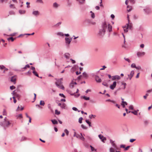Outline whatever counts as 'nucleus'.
<instances>
[{
  "label": "nucleus",
  "instance_id": "09e8293b",
  "mask_svg": "<svg viewBox=\"0 0 152 152\" xmlns=\"http://www.w3.org/2000/svg\"><path fill=\"white\" fill-rule=\"evenodd\" d=\"M59 95L62 97H63L64 98H66V96H65V95H64L63 94H61V93H60L59 94Z\"/></svg>",
  "mask_w": 152,
  "mask_h": 152
},
{
  "label": "nucleus",
  "instance_id": "c85d7f7f",
  "mask_svg": "<svg viewBox=\"0 0 152 152\" xmlns=\"http://www.w3.org/2000/svg\"><path fill=\"white\" fill-rule=\"evenodd\" d=\"M90 12L91 13V16L92 18H94L95 17V14L92 11H91Z\"/></svg>",
  "mask_w": 152,
  "mask_h": 152
},
{
  "label": "nucleus",
  "instance_id": "864d4df0",
  "mask_svg": "<svg viewBox=\"0 0 152 152\" xmlns=\"http://www.w3.org/2000/svg\"><path fill=\"white\" fill-rule=\"evenodd\" d=\"M148 96V93H146L145 95L143 96V98L144 99H146L147 98V96Z\"/></svg>",
  "mask_w": 152,
  "mask_h": 152
},
{
  "label": "nucleus",
  "instance_id": "e2e57ef3",
  "mask_svg": "<svg viewBox=\"0 0 152 152\" xmlns=\"http://www.w3.org/2000/svg\"><path fill=\"white\" fill-rule=\"evenodd\" d=\"M72 109L73 110L75 111H77V110H78L77 109L76 107H73L72 108Z\"/></svg>",
  "mask_w": 152,
  "mask_h": 152
},
{
  "label": "nucleus",
  "instance_id": "4468645a",
  "mask_svg": "<svg viewBox=\"0 0 152 152\" xmlns=\"http://www.w3.org/2000/svg\"><path fill=\"white\" fill-rule=\"evenodd\" d=\"M120 79L121 77L118 75H116L113 76L112 78V80H114L116 79L118 80H120Z\"/></svg>",
  "mask_w": 152,
  "mask_h": 152
},
{
  "label": "nucleus",
  "instance_id": "5fc2aeb1",
  "mask_svg": "<svg viewBox=\"0 0 152 152\" xmlns=\"http://www.w3.org/2000/svg\"><path fill=\"white\" fill-rule=\"evenodd\" d=\"M94 116V118L95 117H96V115H94L93 114H91V115H90L89 116V118H90L91 119Z\"/></svg>",
  "mask_w": 152,
  "mask_h": 152
},
{
  "label": "nucleus",
  "instance_id": "4c0bfd02",
  "mask_svg": "<svg viewBox=\"0 0 152 152\" xmlns=\"http://www.w3.org/2000/svg\"><path fill=\"white\" fill-rule=\"evenodd\" d=\"M121 84L122 85H123L124 86V87L123 88V89H124L126 88V83H124L122 82L121 83Z\"/></svg>",
  "mask_w": 152,
  "mask_h": 152
},
{
  "label": "nucleus",
  "instance_id": "dca6fc26",
  "mask_svg": "<svg viewBox=\"0 0 152 152\" xmlns=\"http://www.w3.org/2000/svg\"><path fill=\"white\" fill-rule=\"evenodd\" d=\"M70 56V54L69 53H66L64 54V57L66 59H68L69 58Z\"/></svg>",
  "mask_w": 152,
  "mask_h": 152
},
{
  "label": "nucleus",
  "instance_id": "774afa93",
  "mask_svg": "<svg viewBox=\"0 0 152 152\" xmlns=\"http://www.w3.org/2000/svg\"><path fill=\"white\" fill-rule=\"evenodd\" d=\"M106 68V67L104 65V66H102V68H101L100 69V70H104V69Z\"/></svg>",
  "mask_w": 152,
  "mask_h": 152
},
{
  "label": "nucleus",
  "instance_id": "a19ab883",
  "mask_svg": "<svg viewBox=\"0 0 152 152\" xmlns=\"http://www.w3.org/2000/svg\"><path fill=\"white\" fill-rule=\"evenodd\" d=\"M129 109H130L132 110H134V107L132 105H130L129 107Z\"/></svg>",
  "mask_w": 152,
  "mask_h": 152
},
{
  "label": "nucleus",
  "instance_id": "aec40b11",
  "mask_svg": "<svg viewBox=\"0 0 152 152\" xmlns=\"http://www.w3.org/2000/svg\"><path fill=\"white\" fill-rule=\"evenodd\" d=\"M81 98L82 99H84L86 100H89L90 97H86L85 96H81Z\"/></svg>",
  "mask_w": 152,
  "mask_h": 152
},
{
  "label": "nucleus",
  "instance_id": "f8f14e48",
  "mask_svg": "<svg viewBox=\"0 0 152 152\" xmlns=\"http://www.w3.org/2000/svg\"><path fill=\"white\" fill-rule=\"evenodd\" d=\"M16 75H14L12 76L11 77L10 81L11 82L14 83V84L15 83L16 81Z\"/></svg>",
  "mask_w": 152,
  "mask_h": 152
},
{
  "label": "nucleus",
  "instance_id": "9b49d317",
  "mask_svg": "<svg viewBox=\"0 0 152 152\" xmlns=\"http://www.w3.org/2000/svg\"><path fill=\"white\" fill-rule=\"evenodd\" d=\"M98 137L99 139L101 140L102 141L104 142V140H106V138L105 137H104L101 134L99 135Z\"/></svg>",
  "mask_w": 152,
  "mask_h": 152
},
{
  "label": "nucleus",
  "instance_id": "79ce46f5",
  "mask_svg": "<svg viewBox=\"0 0 152 152\" xmlns=\"http://www.w3.org/2000/svg\"><path fill=\"white\" fill-rule=\"evenodd\" d=\"M7 114V112L5 109H4L3 112V115H6Z\"/></svg>",
  "mask_w": 152,
  "mask_h": 152
},
{
  "label": "nucleus",
  "instance_id": "6e6d98bb",
  "mask_svg": "<svg viewBox=\"0 0 152 152\" xmlns=\"http://www.w3.org/2000/svg\"><path fill=\"white\" fill-rule=\"evenodd\" d=\"M136 140V139H131L129 141L131 142H133Z\"/></svg>",
  "mask_w": 152,
  "mask_h": 152
},
{
  "label": "nucleus",
  "instance_id": "9d476101",
  "mask_svg": "<svg viewBox=\"0 0 152 152\" xmlns=\"http://www.w3.org/2000/svg\"><path fill=\"white\" fill-rule=\"evenodd\" d=\"M143 10L147 14L150 13L151 12V9L149 7H147L145 9H144Z\"/></svg>",
  "mask_w": 152,
  "mask_h": 152
},
{
  "label": "nucleus",
  "instance_id": "393cba45",
  "mask_svg": "<svg viewBox=\"0 0 152 152\" xmlns=\"http://www.w3.org/2000/svg\"><path fill=\"white\" fill-rule=\"evenodd\" d=\"M58 6L59 5L56 2H55L53 4V7L56 8H57Z\"/></svg>",
  "mask_w": 152,
  "mask_h": 152
},
{
  "label": "nucleus",
  "instance_id": "f03ea898",
  "mask_svg": "<svg viewBox=\"0 0 152 152\" xmlns=\"http://www.w3.org/2000/svg\"><path fill=\"white\" fill-rule=\"evenodd\" d=\"M55 79L56 80V81L55 83V84L56 86L61 89L64 90V87L63 85H62L63 82L59 80L58 79L56 78Z\"/></svg>",
  "mask_w": 152,
  "mask_h": 152
},
{
  "label": "nucleus",
  "instance_id": "c03bdc74",
  "mask_svg": "<svg viewBox=\"0 0 152 152\" xmlns=\"http://www.w3.org/2000/svg\"><path fill=\"white\" fill-rule=\"evenodd\" d=\"M90 147L91 148V150L92 151H94V150H95V151H96V149H95L92 146L90 145Z\"/></svg>",
  "mask_w": 152,
  "mask_h": 152
},
{
  "label": "nucleus",
  "instance_id": "37998d69",
  "mask_svg": "<svg viewBox=\"0 0 152 152\" xmlns=\"http://www.w3.org/2000/svg\"><path fill=\"white\" fill-rule=\"evenodd\" d=\"M83 76L85 77H88V75L85 72H84L83 73Z\"/></svg>",
  "mask_w": 152,
  "mask_h": 152
},
{
  "label": "nucleus",
  "instance_id": "c9c22d12",
  "mask_svg": "<svg viewBox=\"0 0 152 152\" xmlns=\"http://www.w3.org/2000/svg\"><path fill=\"white\" fill-rule=\"evenodd\" d=\"M83 119V118L82 117L80 118L79 119L78 122L79 123L81 124L82 122V121Z\"/></svg>",
  "mask_w": 152,
  "mask_h": 152
},
{
  "label": "nucleus",
  "instance_id": "de8ad7c7",
  "mask_svg": "<svg viewBox=\"0 0 152 152\" xmlns=\"http://www.w3.org/2000/svg\"><path fill=\"white\" fill-rule=\"evenodd\" d=\"M30 65L29 64H27L24 67L23 69H26L27 68H29L30 67Z\"/></svg>",
  "mask_w": 152,
  "mask_h": 152
},
{
  "label": "nucleus",
  "instance_id": "58836bf2",
  "mask_svg": "<svg viewBox=\"0 0 152 152\" xmlns=\"http://www.w3.org/2000/svg\"><path fill=\"white\" fill-rule=\"evenodd\" d=\"M55 113L56 114L58 115L60 114V112L59 111H58L57 110H55Z\"/></svg>",
  "mask_w": 152,
  "mask_h": 152
},
{
  "label": "nucleus",
  "instance_id": "ea45409f",
  "mask_svg": "<svg viewBox=\"0 0 152 152\" xmlns=\"http://www.w3.org/2000/svg\"><path fill=\"white\" fill-rule=\"evenodd\" d=\"M64 132L66 133V135H68L69 133V132L67 129H65L64 130Z\"/></svg>",
  "mask_w": 152,
  "mask_h": 152
},
{
  "label": "nucleus",
  "instance_id": "bb28decb",
  "mask_svg": "<svg viewBox=\"0 0 152 152\" xmlns=\"http://www.w3.org/2000/svg\"><path fill=\"white\" fill-rule=\"evenodd\" d=\"M19 12L20 14H23L25 13L26 11L25 10H19Z\"/></svg>",
  "mask_w": 152,
  "mask_h": 152
},
{
  "label": "nucleus",
  "instance_id": "39448f33",
  "mask_svg": "<svg viewBox=\"0 0 152 152\" xmlns=\"http://www.w3.org/2000/svg\"><path fill=\"white\" fill-rule=\"evenodd\" d=\"M72 40V38L69 39V38L66 37L65 38V43L67 48H69V44Z\"/></svg>",
  "mask_w": 152,
  "mask_h": 152
},
{
  "label": "nucleus",
  "instance_id": "2f4dec72",
  "mask_svg": "<svg viewBox=\"0 0 152 152\" xmlns=\"http://www.w3.org/2000/svg\"><path fill=\"white\" fill-rule=\"evenodd\" d=\"M109 152H115V150L114 148H113L112 147H111L109 149Z\"/></svg>",
  "mask_w": 152,
  "mask_h": 152
},
{
  "label": "nucleus",
  "instance_id": "4d7b16f0",
  "mask_svg": "<svg viewBox=\"0 0 152 152\" xmlns=\"http://www.w3.org/2000/svg\"><path fill=\"white\" fill-rule=\"evenodd\" d=\"M70 60L72 61V63L73 64L75 63L76 62L75 61V60H73L72 58H70Z\"/></svg>",
  "mask_w": 152,
  "mask_h": 152
},
{
  "label": "nucleus",
  "instance_id": "8fccbe9b",
  "mask_svg": "<svg viewBox=\"0 0 152 152\" xmlns=\"http://www.w3.org/2000/svg\"><path fill=\"white\" fill-rule=\"evenodd\" d=\"M130 147V146H126V147H125V148H124V151H127L128 150V149Z\"/></svg>",
  "mask_w": 152,
  "mask_h": 152
},
{
  "label": "nucleus",
  "instance_id": "338daca9",
  "mask_svg": "<svg viewBox=\"0 0 152 152\" xmlns=\"http://www.w3.org/2000/svg\"><path fill=\"white\" fill-rule=\"evenodd\" d=\"M120 148H125V145L123 144H121L120 145Z\"/></svg>",
  "mask_w": 152,
  "mask_h": 152
},
{
  "label": "nucleus",
  "instance_id": "49530a36",
  "mask_svg": "<svg viewBox=\"0 0 152 152\" xmlns=\"http://www.w3.org/2000/svg\"><path fill=\"white\" fill-rule=\"evenodd\" d=\"M57 34L58 35H60V36H64V34H63V33L61 32H58L57 33Z\"/></svg>",
  "mask_w": 152,
  "mask_h": 152
},
{
  "label": "nucleus",
  "instance_id": "20e7f679",
  "mask_svg": "<svg viewBox=\"0 0 152 152\" xmlns=\"http://www.w3.org/2000/svg\"><path fill=\"white\" fill-rule=\"evenodd\" d=\"M96 23V21L94 20H85L84 23L85 25L88 26L95 25Z\"/></svg>",
  "mask_w": 152,
  "mask_h": 152
},
{
  "label": "nucleus",
  "instance_id": "e433bc0d",
  "mask_svg": "<svg viewBox=\"0 0 152 152\" xmlns=\"http://www.w3.org/2000/svg\"><path fill=\"white\" fill-rule=\"evenodd\" d=\"M131 113L133 114L134 115H137V111L136 110H134V111H131Z\"/></svg>",
  "mask_w": 152,
  "mask_h": 152
},
{
  "label": "nucleus",
  "instance_id": "1a4fd4ad",
  "mask_svg": "<svg viewBox=\"0 0 152 152\" xmlns=\"http://www.w3.org/2000/svg\"><path fill=\"white\" fill-rule=\"evenodd\" d=\"M145 53L144 52H138L137 53V55L138 57H140L144 56L145 55Z\"/></svg>",
  "mask_w": 152,
  "mask_h": 152
},
{
  "label": "nucleus",
  "instance_id": "423d86ee",
  "mask_svg": "<svg viewBox=\"0 0 152 152\" xmlns=\"http://www.w3.org/2000/svg\"><path fill=\"white\" fill-rule=\"evenodd\" d=\"M134 70H132L130 74H129L128 75V77L126 78V80L129 79L130 80H131L134 75Z\"/></svg>",
  "mask_w": 152,
  "mask_h": 152
},
{
  "label": "nucleus",
  "instance_id": "6e6552de",
  "mask_svg": "<svg viewBox=\"0 0 152 152\" xmlns=\"http://www.w3.org/2000/svg\"><path fill=\"white\" fill-rule=\"evenodd\" d=\"M117 83L116 81L113 82V83L110 86V88L112 90H113L116 86Z\"/></svg>",
  "mask_w": 152,
  "mask_h": 152
},
{
  "label": "nucleus",
  "instance_id": "72a5a7b5",
  "mask_svg": "<svg viewBox=\"0 0 152 152\" xmlns=\"http://www.w3.org/2000/svg\"><path fill=\"white\" fill-rule=\"evenodd\" d=\"M62 22H59L58 23H57V24H56L55 25V27H58L61 24Z\"/></svg>",
  "mask_w": 152,
  "mask_h": 152
},
{
  "label": "nucleus",
  "instance_id": "5701e85b",
  "mask_svg": "<svg viewBox=\"0 0 152 152\" xmlns=\"http://www.w3.org/2000/svg\"><path fill=\"white\" fill-rule=\"evenodd\" d=\"M122 105L123 108L125 107V105H127V103L126 102L122 101Z\"/></svg>",
  "mask_w": 152,
  "mask_h": 152
},
{
  "label": "nucleus",
  "instance_id": "4be33fe9",
  "mask_svg": "<svg viewBox=\"0 0 152 152\" xmlns=\"http://www.w3.org/2000/svg\"><path fill=\"white\" fill-rule=\"evenodd\" d=\"M61 107L62 109H66V104L64 103H63L61 105Z\"/></svg>",
  "mask_w": 152,
  "mask_h": 152
},
{
  "label": "nucleus",
  "instance_id": "f704fd0d",
  "mask_svg": "<svg viewBox=\"0 0 152 152\" xmlns=\"http://www.w3.org/2000/svg\"><path fill=\"white\" fill-rule=\"evenodd\" d=\"M70 88H73L74 87L73 82L72 81L70 84L69 85Z\"/></svg>",
  "mask_w": 152,
  "mask_h": 152
},
{
  "label": "nucleus",
  "instance_id": "13d9d810",
  "mask_svg": "<svg viewBox=\"0 0 152 152\" xmlns=\"http://www.w3.org/2000/svg\"><path fill=\"white\" fill-rule=\"evenodd\" d=\"M5 68V66L3 65H1V66H0V69H4Z\"/></svg>",
  "mask_w": 152,
  "mask_h": 152
},
{
  "label": "nucleus",
  "instance_id": "a18cd8bd",
  "mask_svg": "<svg viewBox=\"0 0 152 152\" xmlns=\"http://www.w3.org/2000/svg\"><path fill=\"white\" fill-rule=\"evenodd\" d=\"M136 66L135 64L133 63L131 65V67L132 68H135L136 67Z\"/></svg>",
  "mask_w": 152,
  "mask_h": 152
},
{
  "label": "nucleus",
  "instance_id": "473e14b6",
  "mask_svg": "<svg viewBox=\"0 0 152 152\" xmlns=\"http://www.w3.org/2000/svg\"><path fill=\"white\" fill-rule=\"evenodd\" d=\"M80 134L81 135V136L80 137V139L83 140V141H84V140H85V138L83 136L82 134V133H80Z\"/></svg>",
  "mask_w": 152,
  "mask_h": 152
},
{
  "label": "nucleus",
  "instance_id": "603ef678",
  "mask_svg": "<svg viewBox=\"0 0 152 152\" xmlns=\"http://www.w3.org/2000/svg\"><path fill=\"white\" fill-rule=\"evenodd\" d=\"M124 59L126 61H127L128 62L130 63L131 62L130 60L128 58H124Z\"/></svg>",
  "mask_w": 152,
  "mask_h": 152
},
{
  "label": "nucleus",
  "instance_id": "ddd939ff",
  "mask_svg": "<svg viewBox=\"0 0 152 152\" xmlns=\"http://www.w3.org/2000/svg\"><path fill=\"white\" fill-rule=\"evenodd\" d=\"M110 142L111 143L112 146L114 147V148H117V146L115 143H114V141H113L112 140L110 139Z\"/></svg>",
  "mask_w": 152,
  "mask_h": 152
},
{
  "label": "nucleus",
  "instance_id": "680f3d73",
  "mask_svg": "<svg viewBox=\"0 0 152 152\" xmlns=\"http://www.w3.org/2000/svg\"><path fill=\"white\" fill-rule=\"evenodd\" d=\"M30 4V3L29 2H26V4L27 5V7L28 8L30 7V6H29Z\"/></svg>",
  "mask_w": 152,
  "mask_h": 152
},
{
  "label": "nucleus",
  "instance_id": "412c9836",
  "mask_svg": "<svg viewBox=\"0 0 152 152\" xmlns=\"http://www.w3.org/2000/svg\"><path fill=\"white\" fill-rule=\"evenodd\" d=\"M78 68V66L76 65H75L72 68V69H73L74 70H75L77 69Z\"/></svg>",
  "mask_w": 152,
  "mask_h": 152
},
{
  "label": "nucleus",
  "instance_id": "a211bd4d",
  "mask_svg": "<svg viewBox=\"0 0 152 152\" xmlns=\"http://www.w3.org/2000/svg\"><path fill=\"white\" fill-rule=\"evenodd\" d=\"M32 14L33 15L35 16H37L39 14V12L38 11H33Z\"/></svg>",
  "mask_w": 152,
  "mask_h": 152
},
{
  "label": "nucleus",
  "instance_id": "bf43d9fd",
  "mask_svg": "<svg viewBox=\"0 0 152 152\" xmlns=\"http://www.w3.org/2000/svg\"><path fill=\"white\" fill-rule=\"evenodd\" d=\"M81 127L83 129H87V127L86 126H84V125L83 124H82L81 125Z\"/></svg>",
  "mask_w": 152,
  "mask_h": 152
},
{
  "label": "nucleus",
  "instance_id": "052dcab7",
  "mask_svg": "<svg viewBox=\"0 0 152 152\" xmlns=\"http://www.w3.org/2000/svg\"><path fill=\"white\" fill-rule=\"evenodd\" d=\"M135 68L137 69L138 70H140L141 69V67L140 66H136Z\"/></svg>",
  "mask_w": 152,
  "mask_h": 152
},
{
  "label": "nucleus",
  "instance_id": "7ed1b4c3",
  "mask_svg": "<svg viewBox=\"0 0 152 152\" xmlns=\"http://www.w3.org/2000/svg\"><path fill=\"white\" fill-rule=\"evenodd\" d=\"M10 124L9 121H3L0 122V125L2 126L5 130L7 128L9 127Z\"/></svg>",
  "mask_w": 152,
  "mask_h": 152
},
{
  "label": "nucleus",
  "instance_id": "0e129e2a",
  "mask_svg": "<svg viewBox=\"0 0 152 152\" xmlns=\"http://www.w3.org/2000/svg\"><path fill=\"white\" fill-rule=\"evenodd\" d=\"M18 117L19 118H23V116L22 114H20L18 115Z\"/></svg>",
  "mask_w": 152,
  "mask_h": 152
},
{
  "label": "nucleus",
  "instance_id": "69168bd1",
  "mask_svg": "<svg viewBox=\"0 0 152 152\" xmlns=\"http://www.w3.org/2000/svg\"><path fill=\"white\" fill-rule=\"evenodd\" d=\"M102 84L105 86H108V84L107 83H104V82H103L102 83Z\"/></svg>",
  "mask_w": 152,
  "mask_h": 152
},
{
  "label": "nucleus",
  "instance_id": "6ab92c4d",
  "mask_svg": "<svg viewBox=\"0 0 152 152\" xmlns=\"http://www.w3.org/2000/svg\"><path fill=\"white\" fill-rule=\"evenodd\" d=\"M124 31L125 32H127L128 31V28L126 25L123 26Z\"/></svg>",
  "mask_w": 152,
  "mask_h": 152
},
{
  "label": "nucleus",
  "instance_id": "0eeeda50",
  "mask_svg": "<svg viewBox=\"0 0 152 152\" xmlns=\"http://www.w3.org/2000/svg\"><path fill=\"white\" fill-rule=\"evenodd\" d=\"M95 79L96 82L98 83H100L102 82L101 79L97 75H95Z\"/></svg>",
  "mask_w": 152,
  "mask_h": 152
},
{
  "label": "nucleus",
  "instance_id": "a878e982",
  "mask_svg": "<svg viewBox=\"0 0 152 152\" xmlns=\"http://www.w3.org/2000/svg\"><path fill=\"white\" fill-rule=\"evenodd\" d=\"M86 122L88 125L89 126L91 127L92 126L91 123L88 120L86 119Z\"/></svg>",
  "mask_w": 152,
  "mask_h": 152
},
{
  "label": "nucleus",
  "instance_id": "2eb2a0df",
  "mask_svg": "<svg viewBox=\"0 0 152 152\" xmlns=\"http://www.w3.org/2000/svg\"><path fill=\"white\" fill-rule=\"evenodd\" d=\"M128 23H126V26L127 27L129 28L130 29H131L132 28V26L131 23H130V20H128Z\"/></svg>",
  "mask_w": 152,
  "mask_h": 152
},
{
  "label": "nucleus",
  "instance_id": "3c124183",
  "mask_svg": "<svg viewBox=\"0 0 152 152\" xmlns=\"http://www.w3.org/2000/svg\"><path fill=\"white\" fill-rule=\"evenodd\" d=\"M15 86H11L10 87V88L11 90H13L14 89H15Z\"/></svg>",
  "mask_w": 152,
  "mask_h": 152
},
{
  "label": "nucleus",
  "instance_id": "cd10ccee",
  "mask_svg": "<svg viewBox=\"0 0 152 152\" xmlns=\"http://www.w3.org/2000/svg\"><path fill=\"white\" fill-rule=\"evenodd\" d=\"M15 39V38L14 39L12 37H11L8 38L7 39L8 41H9L10 40H11L12 42H13L14 41V39Z\"/></svg>",
  "mask_w": 152,
  "mask_h": 152
},
{
  "label": "nucleus",
  "instance_id": "b1692460",
  "mask_svg": "<svg viewBox=\"0 0 152 152\" xmlns=\"http://www.w3.org/2000/svg\"><path fill=\"white\" fill-rule=\"evenodd\" d=\"M127 11L128 12H129L131 11V10H132V7L131 6H129V5H127Z\"/></svg>",
  "mask_w": 152,
  "mask_h": 152
},
{
  "label": "nucleus",
  "instance_id": "7c9ffc66",
  "mask_svg": "<svg viewBox=\"0 0 152 152\" xmlns=\"http://www.w3.org/2000/svg\"><path fill=\"white\" fill-rule=\"evenodd\" d=\"M45 103L44 101L41 100L40 102L39 105L41 106H44Z\"/></svg>",
  "mask_w": 152,
  "mask_h": 152
},
{
  "label": "nucleus",
  "instance_id": "f3484780",
  "mask_svg": "<svg viewBox=\"0 0 152 152\" xmlns=\"http://www.w3.org/2000/svg\"><path fill=\"white\" fill-rule=\"evenodd\" d=\"M51 121L54 125L57 124H58V121L55 119L51 120Z\"/></svg>",
  "mask_w": 152,
  "mask_h": 152
},
{
  "label": "nucleus",
  "instance_id": "c756f323",
  "mask_svg": "<svg viewBox=\"0 0 152 152\" xmlns=\"http://www.w3.org/2000/svg\"><path fill=\"white\" fill-rule=\"evenodd\" d=\"M32 72L34 75L37 77H39L38 74H37V72L35 70H33Z\"/></svg>",
  "mask_w": 152,
  "mask_h": 152
},
{
  "label": "nucleus",
  "instance_id": "f257e3e1",
  "mask_svg": "<svg viewBox=\"0 0 152 152\" xmlns=\"http://www.w3.org/2000/svg\"><path fill=\"white\" fill-rule=\"evenodd\" d=\"M106 30L109 33V36H110V33L112 31V26L109 22L104 21L102 22L101 27L99 29L98 36L100 37H103L105 34Z\"/></svg>",
  "mask_w": 152,
  "mask_h": 152
}]
</instances>
